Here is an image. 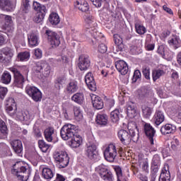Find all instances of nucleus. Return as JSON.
<instances>
[{
    "label": "nucleus",
    "mask_w": 181,
    "mask_h": 181,
    "mask_svg": "<svg viewBox=\"0 0 181 181\" xmlns=\"http://www.w3.org/2000/svg\"><path fill=\"white\" fill-rule=\"evenodd\" d=\"M78 127L74 124H64L60 131L61 138L64 141L71 139V146L72 148H78L83 142V138L78 134Z\"/></svg>",
    "instance_id": "f257e3e1"
},
{
    "label": "nucleus",
    "mask_w": 181,
    "mask_h": 181,
    "mask_svg": "<svg viewBox=\"0 0 181 181\" xmlns=\"http://www.w3.org/2000/svg\"><path fill=\"white\" fill-rule=\"evenodd\" d=\"M128 129L129 133L124 129L119 130L118 132V137L124 145L129 144L132 140L133 142H138L139 139V130L136 123L134 122H129L128 124Z\"/></svg>",
    "instance_id": "f03ea898"
},
{
    "label": "nucleus",
    "mask_w": 181,
    "mask_h": 181,
    "mask_svg": "<svg viewBox=\"0 0 181 181\" xmlns=\"http://www.w3.org/2000/svg\"><path fill=\"white\" fill-rule=\"evenodd\" d=\"M45 35L52 47H57L60 45V35H59L56 32L47 30L45 31Z\"/></svg>",
    "instance_id": "7ed1b4c3"
},
{
    "label": "nucleus",
    "mask_w": 181,
    "mask_h": 181,
    "mask_svg": "<svg viewBox=\"0 0 181 181\" xmlns=\"http://www.w3.org/2000/svg\"><path fill=\"white\" fill-rule=\"evenodd\" d=\"M11 71L14 74V81H13V86L15 87H18L19 88H22L23 87V84L25 83V77L21 71L18 70L16 68H10Z\"/></svg>",
    "instance_id": "20e7f679"
},
{
    "label": "nucleus",
    "mask_w": 181,
    "mask_h": 181,
    "mask_svg": "<svg viewBox=\"0 0 181 181\" xmlns=\"http://www.w3.org/2000/svg\"><path fill=\"white\" fill-rule=\"evenodd\" d=\"M35 70L37 73H42L44 77H49L50 75L51 67L47 62H37L35 66Z\"/></svg>",
    "instance_id": "39448f33"
},
{
    "label": "nucleus",
    "mask_w": 181,
    "mask_h": 181,
    "mask_svg": "<svg viewBox=\"0 0 181 181\" xmlns=\"http://www.w3.org/2000/svg\"><path fill=\"white\" fill-rule=\"evenodd\" d=\"M90 64L91 60H90V57L88 55L81 54L78 57V67L81 71L88 70Z\"/></svg>",
    "instance_id": "423d86ee"
},
{
    "label": "nucleus",
    "mask_w": 181,
    "mask_h": 181,
    "mask_svg": "<svg viewBox=\"0 0 181 181\" xmlns=\"http://www.w3.org/2000/svg\"><path fill=\"white\" fill-rule=\"evenodd\" d=\"M25 91L36 103L42 100V92H40L37 88L35 86H27L25 88Z\"/></svg>",
    "instance_id": "0eeeda50"
},
{
    "label": "nucleus",
    "mask_w": 181,
    "mask_h": 181,
    "mask_svg": "<svg viewBox=\"0 0 181 181\" xmlns=\"http://www.w3.org/2000/svg\"><path fill=\"white\" fill-rule=\"evenodd\" d=\"M144 134L147 136L148 139L150 141L151 145H153V136L156 134V131L150 124L146 123L144 127Z\"/></svg>",
    "instance_id": "6e6552de"
},
{
    "label": "nucleus",
    "mask_w": 181,
    "mask_h": 181,
    "mask_svg": "<svg viewBox=\"0 0 181 181\" xmlns=\"http://www.w3.org/2000/svg\"><path fill=\"white\" fill-rule=\"evenodd\" d=\"M97 170L103 180L112 181V173L108 171V169L104 166H99Z\"/></svg>",
    "instance_id": "1a4fd4ad"
},
{
    "label": "nucleus",
    "mask_w": 181,
    "mask_h": 181,
    "mask_svg": "<svg viewBox=\"0 0 181 181\" xmlns=\"http://www.w3.org/2000/svg\"><path fill=\"white\" fill-rule=\"evenodd\" d=\"M85 82L91 91H95L97 90V85H95V81H94V76H93L91 72H88L85 76Z\"/></svg>",
    "instance_id": "9d476101"
},
{
    "label": "nucleus",
    "mask_w": 181,
    "mask_h": 181,
    "mask_svg": "<svg viewBox=\"0 0 181 181\" xmlns=\"http://www.w3.org/2000/svg\"><path fill=\"white\" fill-rule=\"evenodd\" d=\"M115 67L118 72L122 74L123 76L127 74L129 71L128 64L124 60H119L116 62Z\"/></svg>",
    "instance_id": "9b49d317"
},
{
    "label": "nucleus",
    "mask_w": 181,
    "mask_h": 181,
    "mask_svg": "<svg viewBox=\"0 0 181 181\" xmlns=\"http://www.w3.org/2000/svg\"><path fill=\"white\" fill-rule=\"evenodd\" d=\"M127 114L129 118L136 117V105L132 101H129L127 104Z\"/></svg>",
    "instance_id": "f8f14e48"
},
{
    "label": "nucleus",
    "mask_w": 181,
    "mask_h": 181,
    "mask_svg": "<svg viewBox=\"0 0 181 181\" xmlns=\"http://www.w3.org/2000/svg\"><path fill=\"white\" fill-rule=\"evenodd\" d=\"M16 103H15V99H13V98H8L6 106V112L12 116L15 115V113L16 112Z\"/></svg>",
    "instance_id": "ddd939ff"
},
{
    "label": "nucleus",
    "mask_w": 181,
    "mask_h": 181,
    "mask_svg": "<svg viewBox=\"0 0 181 181\" xmlns=\"http://www.w3.org/2000/svg\"><path fill=\"white\" fill-rule=\"evenodd\" d=\"M105 159H108L109 158H112V159H115L117 158V149H115V146H108L103 153Z\"/></svg>",
    "instance_id": "4468645a"
},
{
    "label": "nucleus",
    "mask_w": 181,
    "mask_h": 181,
    "mask_svg": "<svg viewBox=\"0 0 181 181\" xmlns=\"http://www.w3.org/2000/svg\"><path fill=\"white\" fill-rule=\"evenodd\" d=\"M0 9L6 12H12L15 9V6L10 0H0Z\"/></svg>",
    "instance_id": "2eb2a0df"
},
{
    "label": "nucleus",
    "mask_w": 181,
    "mask_h": 181,
    "mask_svg": "<svg viewBox=\"0 0 181 181\" xmlns=\"http://www.w3.org/2000/svg\"><path fill=\"white\" fill-rule=\"evenodd\" d=\"M86 155L89 159H98V158H100V156H98V153L97 152V146H95V144H92L88 146Z\"/></svg>",
    "instance_id": "dca6fc26"
},
{
    "label": "nucleus",
    "mask_w": 181,
    "mask_h": 181,
    "mask_svg": "<svg viewBox=\"0 0 181 181\" xmlns=\"http://www.w3.org/2000/svg\"><path fill=\"white\" fill-rule=\"evenodd\" d=\"M93 107L96 110H102L104 107L103 99L96 95H91Z\"/></svg>",
    "instance_id": "f3484780"
},
{
    "label": "nucleus",
    "mask_w": 181,
    "mask_h": 181,
    "mask_svg": "<svg viewBox=\"0 0 181 181\" xmlns=\"http://www.w3.org/2000/svg\"><path fill=\"white\" fill-rule=\"evenodd\" d=\"M160 132L163 135H168V134H175V132H176V126L172 124H166L160 128Z\"/></svg>",
    "instance_id": "a211bd4d"
},
{
    "label": "nucleus",
    "mask_w": 181,
    "mask_h": 181,
    "mask_svg": "<svg viewBox=\"0 0 181 181\" xmlns=\"http://www.w3.org/2000/svg\"><path fill=\"white\" fill-rule=\"evenodd\" d=\"M10 144L16 153H21L23 151V146L22 145V141L21 140H13Z\"/></svg>",
    "instance_id": "6ab92c4d"
},
{
    "label": "nucleus",
    "mask_w": 181,
    "mask_h": 181,
    "mask_svg": "<svg viewBox=\"0 0 181 181\" xmlns=\"http://www.w3.org/2000/svg\"><path fill=\"white\" fill-rule=\"evenodd\" d=\"M66 83V76L62 75L54 80V88L57 91H60L63 87V84Z\"/></svg>",
    "instance_id": "aec40b11"
},
{
    "label": "nucleus",
    "mask_w": 181,
    "mask_h": 181,
    "mask_svg": "<svg viewBox=\"0 0 181 181\" xmlns=\"http://www.w3.org/2000/svg\"><path fill=\"white\" fill-rule=\"evenodd\" d=\"M153 121L155 125H160L163 121H165V115L160 110H157L153 117Z\"/></svg>",
    "instance_id": "412c9836"
},
{
    "label": "nucleus",
    "mask_w": 181,
    "mask_h": 181,
    "mask_svg": "<svg viewBox=\"0 0 181 181\" xmlns=\"http://www.w3.org/2000/svg\"><path fill=\"white\" fill-rule=\"evenodd\" d=\"M114 41L116 45H115V47H113V52L115 53H117L115 52H121V50H122V48H119V45H122V37H121V35H118V34H115L114 35Z\"/></svg>",
    "instance_id": "4be33fe9"
},
{
    "label": "nucleus",
    "mask_w": 181,
    "mask_h": 181,
    "mask_svg": "<svg viewBox=\"0 0 181 181\" xmlns=\"http://www.w3.org/2000/svg\"><path fill=\"white\" fill-rule=\"evenodd\" d=\"M168 43L170 46H173L174 49H179V47H181L180 37L177 35H173V37L168 41Z\"/></svg>",
    "instance_id": "5701e85b"
},
{
    "label": "nucleus",
    "mask_w": 181,
    "mask_h": 181,
    "mask_svg": "<svg viewBox=\"0 0 181 181\" xmlns=\"http://www.w3.org/2000/svg\"><path fill=\"white\" fill-rule=\"evenodd\" d=\"M77 90H78V83L76 81H71L66 86V91L68 94H74V93H76Z\"/></svg>",
    "instance_id": "b1692460"
},
{
    "label": "nucleus",
    "mask_w": 181,
    "mask_h": 181,
    "mask_svg": "<svg viewBox=\"0 0 181 181\" xmlns=\"http://www.w3.org/2000/svg\"><path fill=\"white\" fill-rule=\"evenodd\" d=\"M0 132L2 135L1 137V139H6V138H8L9 130H8L6 123H5L4 120H0Z\"/></svg>",
    "instance_id": "393cba45"
},
{
    "label": "nucleus",
    "mask_w": 181,
    "mask_h": 181,
    "mask_svg": "<svg viewBox=\"0 0 181 181\" xmlns=\"http://www.w3.org/2000/svg\"><path fill=\"white\" fill-rule=\"evenodd\" d=\"M71 100V101L76 103V104L81 105V104L84 103V94L80 92L76 93L72 95Z\"/></svg>",
    "instance_id": "a878e982"
},
{
    "label": "nucleus",
    "mask_w": 181,
    "mask_h": 181,
    "mask_svg": "<svg viewBox=\"0 0 181 181\" xmlns=\"http://www.w3.org/2000/svg\"><path fill=\"white\" fill-rule=\"evenodd\" d=\"M86 35H91V36H93L94 37L95 40L98 39V37H103V35L101 34L100 32H98V30H97V28H86Z\"/></svg>",
    "instance_id": "bb28decb"
},
{
    "label": "nucleus",
    "mask_w": 181,
    "mask_h": 181,
    "mask_svg": "<svg viewBox=\"0 0 181 181\" xmlns=\"http://www.w3.org/2000/svg\"><path fill=\"white\" fill-rule=\"evenodd\" d=\"M53 134H54V129L53 127H48L45 129L44 135L47 142H52L53 141Z\"/></svg>",
    "instance_id": "cd10ccee"
},
{
    "label": "nucleus",
    "mask_w": 181,
    "mask_h": 181,
    "mask_svg": "<svg viewBox=\"0 0 181 181\" xmlns=\"http://www.w3.org/2000/svg\"><path fill=\"white\" fill-rule=\"evenodd\" d=\"M42 175L44 179H46L47 180H50L51 179H53L54 174L53 173L52 169L49 168H43L42 170Z\"/></svg>",
    "instance_id": "c85d7f7f"
},
{
    "label": "nucleus",
    "mask_w": 181,
    "mask_h": 181,
    "mask_svg": "<svg viewBox=\"0 0 181 181\" xmlns=\"http://www.w3.org/2000/svg\"><path fill=\"white\" fill-rule=\"evenodd\" d=\"M96 122L99 124V125H107L108 116L105 114H98L96 116Z\"/></svg>",
    "instance_id": "c756f323"
},
{
    "label": "nucleus",
    "mask_w": 181,
    "mask_h": 181,
    "mask_svg": "<svg viewBox=\"0 0 181 181\" xmlns=\"http://www.w3.org/2000/svg\"><path fill=\"white\" fill-rule=\"evenodd\" d=\"M24 164H25V162L23 161H17V163L13 165V169L11 170V173H13V175H17L19 173H22L23 170H28L26 167L23 165H22L20 168L14 169L16 165H24Z\"/></svg>",
    "instance_id": "7c9ffc66"
},
{
    "label": "nucleus",
    "mask_w": 181,
    "mask_h": 181,
    "mask_svg": "<svg viewBox=\"0 0 181 181\" xmlns=\"http://www.w3.org/2000/svg\"><path fill=\"white\" fill-rule=\"evenodd\" d=\"M15 175L16 176H17L18 180L28 181V179H29V176H30V171L28 170H23L22 173Z\"/></svg>",
    "instance_id": "2f4dec72"
},
{
    "label": "nucleus",
    "mask_w": 181,
    "mask_h": 181,
    "mask_svg": "<svg viewBox=\"0 0 181 181\" xmlns=\"http://www.w3.org/2000/svg\"><path fill=\"white\" fill-rule=\"evenodd\" d=\"M12 80V76H11V74L9 72L5 71L1 78V81L3 83V84H9Z\"/></svg>",
    "instance_id": "473e14b6"
},
{
    "label": "nucleus",
    "mask_w": 181,
    "mask_h": 181,
    "mask_svg": "<svg viewBox=\"0 0 181 181\" xmlns=\"http://www.w3.org/2000/svg\"><path fill=\"white\" fill-rule=\"evenodd\" d=\"M165 74V71L161 69H154L152 71V77L153 81L154 83L156 81V80H158V78H160L162 76Z\"/></svg>",
    "instance_id": "72a5a7b5"
},
{
    "label": "nucleus",
    "mask_w": 181,
    "mask_h": 181,
    "mask_svg": "<svg viewBox=\"0 0 181 181\" xmlns=\"http://www.w3.org/2000/svg\"><path fill=\"white\" fill-rule=\"evenodd\" d=\"M49 21L52 25H59V23H60V17L59 16V14L52 13L49 15Z\"/></svg>",
    "instance_id": "f704fd0d"
},
{
    "label": "nucleus",
    "mask_w": 181,
    "mask_h": 181,
    "mask_svg": "<svg viewBox=\"0 0 181 181\" xmlns=\"http://www.w3.org/2000/svg\"><path fill=\"white\" fill-rule=\"evenodd\" d=\"M85 21L88 25H89L90 28H97V23L95 22V18L94 16L91 15H88L86 16Z\"/></svg>",
    "instance_id": "c9c22d12"
},
{
    "label": "nucleus",
    "mask_w": 181,
    "mask_h": 181,
    "mask_svg": "<svg viewBox=\"0 0 181 181\" xmlns=\"http://www.w3.org/2000/svg\"><path fill=\"white\" fill-rule=\"evenodd\" d=\"M28 43L33 47L37 46V45H39V42L37 41V35H36L35 33H31L30 36H28Z\"/></svg>",
    "instance_id": "e433bc0d"
},
{
    "label": "nucleus",
    "mask_w": 181,
    "mask_h": 181,
    "mask_svg": "<svg viewBox=\"0 0 181 181\" xmlns=\"http://www.w3.org/2000/svg\"><path fill=\"white\" fill-rule=\"evenodd\" d=\"M141 111L144 118H149L152 115V108L148 107L146 105L141 106Z\"/></svg>",
    "instance_id": "4c0bfd02"
},
{
    "label": "nucleus",
    "mask_w": 181,
    "mask_h": 181,
    "mask_svg": "<svg viewBox=\"0 0 181 181\" xmlns=\"http://www.w3.org/2000/svg\"><path fill=\"white\" fill-rule=\"evenodd\" d=\"M119 110L116 109L110 112V119L112 122L117 123L119 121Z\"/></svg>",
    "instance_id": "58836bf2"
},
{
    "label": "nucleus",
    "mask_w": 181,
    "mask_h": 181,
    "mask_svg": "<svg viewBox=\"0 0 181 181\" xmlns=\"http://www.w3.org/2000/svg\"><path fill=\"white\" fill-rule=\"evenodd\" d=\"M70 160L69 159H58L55 160V163L58 165L59 169H63L69 165Z\"/></svg>",
    "instance_id": "ea45409f"
},
{
    "label": "nucleus",
    "mask_w": 181,
    "mask_h": 181,
    "mask_svg": "<svg viewBox=\"0 0 181 181\" xmlns=\"http://www.w3.org/2000/svg\"><path fill=\"white\" fill-rule=\"evenodd\" d=\"M70 159V157H69V154L67 152L65 151H61V152H55L54 153V159Z\"/></svg>",
    "instance_id": "a19ab883"
},
{
    "label": "nucleus",
    "mask_w": 181,
    "mask_h": 181,
    "mask_svg": "<svg viewBox=\"0 0 181 181\" xmlns=\"http://www.w3.org/2000/svg\"><path fill=\"white\" fill-rule=\"evenodd\" d=\"M149 94H151V90L146 88H141V90L139 91V97L140 100L148 98V97H149Z\"/></svg>",
    "instance_id": "79ce46f5"
},
{
    "label": "nucleus",
    "mask_w": 181,
    "mask_h": 181,
    "mask_svg": "<svg viewBox=\"0 0 181 181\" xmlns=\"http://www.w3.org/2000/svg\"><path fill=\"white\" fill-rule=\"evenodd\" d=\"M23 6H21V11L23 13H28L29 12V9H30V4L29 2H30V0H22Z\"/></svg>",
    "instance_id": "37998d69"
},
{
    "label": "nucleus",
    "mask_w": 181,
    "mask_h": 181,
    "mask_svg": "<svg viewBox=\"0 0 181 181\" xmlns=\"http://www.w3.org/2000/svg\"><path fill=\"white\" fill-rule=\"evenodd\" d=\"M29 57H30L29 52H20L18 54V59L20 62H26V60H29Z\"/></svg>",
    "instance_id": "c03bdc74"
},
{
    "label": "nucleus",
    "mask_w": 181,
    "mask_h": 181,
    "mask_svg": "<svg viewBox=\"0 0 181 181\" xmlns=\"http://www.w3.org/2000/svg\"><path fill=\"white\" fill-rule=\"evenodd\" d=\"M74 117L76 121H81L83 119V112L80 108L76 107L74 108Z\"/></svg>",
    "instance_id": "a18cd8bd"
},
{
    "label": "nucleus",
    "mask_w": 181,
    "mask_h": 181,
    "mask_svg": "<svg viewBox=\"0 0 181 181\" xmlns=\"http://www.w3.org/2000/svg\"><path fill=\"white\" fill-rule=\"evenodd\" d=\"M116 175L117 176V181H127V178L122 175V170L119 167L115 168Z\"/></svg>",
    "instance_id": "49530a36"
},
{
    "label": "nucleus",
    "mask_w": 181,
    "mask_h": 181,
    "mask_svg": "<svg viewBox=\"0 0 181 181\" xmlns=\"http://www.w3.org/2000/svg\"><path fill=\"white\" fill-rule=\"evenodd\" d=\"M142 73L146 80H151V69L146 66H143Z\"/></svg>",
    "instance_id": "de8ad7c7"
},
{
    "label": "nucleus",
    "mask_w": 181,
    "mask_h": 181,
    "mask_svg": "<svg viewBox=\"0 0 181 181\" xmlns=\"http://www.w3.org/2000/svg\"><path fill=\"white\" fill-rule=\"evenodd\" d=\"M135 28L136 33H138L139 35H145V33H146V28L139 23L135 25Z\"/></svg>",
    "instance_id": "09e8293b"
},
{
    "label": "nucleus",
    "mask_w": 181,
    "mask_h": 181,
    "mask_svg": "<svg viewBox=\"0 0 181 181\" xmlns=\"http://www.w3.org/2000/svg\"><path fill=\"white\" fill-rule=\"evenodd\" d=\"M1 19H4L6 26H9L10 25H12V17H11V16L1 14L0 21Z\"/></svg>",
    "instance_id": "8fccbe9b"
},
{
    "label": "nucleus",
    "mask_w": 181,
    "mask_h": 181,
    "mask_svg": "<svg viewBox=\"0 0 181 181\" xmlns=\"http://www.w3.org/2000/svg\"><path fill=\"white\" fill-rule=\"evenodd\" d=\"M38 146L42 152H47V150L49 149V144H46L45 141L40 140L38 141Z\"/></svg>",
    "instance_id": "3c124183"
},
{
    "label": "nucleus",
    "mask_w": 181,
    "mask_h": 181,
    "mask_svg": "<svg viewBox=\"0 0 181 181\" xmlns=\"http://www.w3.org/2000/svg\"><path fill=\"white\" fill-rule=\"evenodd\" d=\"M160 181H170V172L161 173L160 175Z\"/></svg>",
    "instance_id": "603ef678"
},
{
    "label": "nucleus",
    "mask_w": 181,
    "mask_h": 181,
    "mask_svg": "<svg viewBox=\"0 0 181 181\" xmlns=\"http://www.w3.org/2000/svg\"><path fill=\"white\" fill-rule=\"evenodd\" d=\"M45 16H46L44 13H37L34 18V21L36 22V23H40V22H42L43 19H45Z\"/></svg>",
    "instance_id": "864d4df0"
},
{
    "label": "nucleus",
    "mask_w": 181,
    "mask_h": 181,
    "mask_svg": "<svg viewBox=\"0 0 181 181\" xmlns=\"http://www.w3.org/2000/svg\"><path fill=\"white\" fill-rule=\"evenodd\" d=\"M108 49V47H107V45H105V44H100L98 45V50L99 53H107V50Z\"/></svg>",
    "instance_id": "5fc2aeb1"
},
{
    "label": "nucleus",
    "mask_w": 181,
    "mask_h": 181,
    "mask_svg": "<svg viewBox=\"0 0 181 181\" xmlns=\"http://www.w3.org/2000/svg\"><path fill=\"white\" fill-rule=\"evenodd\" d=\"M141 71L139 70L136 69V71H134L133 78H132L133 83H136L138 79L141 78Z\"/></svg>",
    "instance_id": "6e6d98bb"
},
{
    "label": "nucleus",
    "mask_w": 181,
    "mask_h": 181,
    "mask_svg": "<svg viewBox=\"0 0 181 181\" xmlns=\"http://www.w3.org/2000/svg\"><path fill=\"white\" fill-rule=\"evenodd\" d=\"M78 9H79V11H81V12H88L89 9L88 4L83 3V4L79 5Z\"/></svg>",
    "instance_id": "4d7b16f0"
},
{
    "label": "nucleus",
    "mask_w": 181,
    "mask_h": 181,
    "mask_svg": "<svg viewBox=\"0 0 181 181\" xmlns=\"http://www.w3.org/2000/svg\"><path fill=\"white\" fill-rule=\"evenodd\" d=\"M6 93H8V88L5 87H0V98L4 100L5 98V95H6Z\"/></svg>",
    "instance_id": "13d9d810"
},
{
    "label": "nucleus",
    "mask_w": 181,
    "mask_h": 181,
    "mask_svg": "<svg viewBox=\"0 0 181 181\" xmlns=\"http://www.w3.org/2000/svg\"><path fill=\"white\" fill-rule=\"evenodd\" d=\"M3 54L6 57H12V49L10 48H4L3 49Z\"/></svg>",
    "instance_id": "bf43d9fd"
},
{
    "label": "nucleus",
    "mask_w": 181,
    "mask_h": 181,
    "mask_svg": "<svg viewBox=\"0 0 181 181\" xmlns=\"http://www.w3.org/2000/svg\"><path fill=\"white\" fill-rule=\"evenodd\" d=\"M157 52L158 53V54H160L162 57H163V56H165V46L163 45L158 46Z\"/></svg>",
    "instance_id": "052dcab7"
},
{
    "label": "nucleus",
    "mask_w": 181,
    "mask_h": 181,
    "mask_svg": "<svg viewBox=\"0 0 181 181\" xmlns=\"http://www.w3.org/2000/svg\"><path fill=\"white\" fill-rule=\"evenodd\" d=\"M90 2H92L93 4L96 8H101V5L103 4V0H90Z\"/></svg>",
    "instance_id": "680f3d73"
},
{
    "label": "nucleus",
    "mask_w": 181,
    "mask_h": 181,
    "mask_svg": "<svg viewBox=\"0 0 181 181\" xmlns=\"http://www.w3.org/2000/svg\"><path fill=\"white\" fill-rule=\"evenodd\" d=\"M47 10L46 9V6L41 5V6L39 7V9L37 10V12L38 13H43L44 15L46 16V12H47Z\"/></svg>",
    "instance_id": "e2e57ef3"
},
{
    "label": "nucleus",
    "mask_w": 181,
    "mask_h": 181,
    "mask_svg": "<svg viewBox=\"0 0 181 181\" xmlns=\"http://www.w3.org/2000/svg\"><path fill=\"white\" fill-rule=\"evenodd\" d=\"M171 77L174 79V80H177V78H179V74L177 73V71H176L174 69L171 70Z\"/></svg>",
    "instance_id": "0e129e2a"
},
{
    "label": "nucleus",
    "mask_w": 181,
    "mask_h": 181,
    "mask_svg": "<svg viewBox=\"0 0 181 181\" xmlns=\"http://www.w3.org/2000/svg\"><path fill=\"white\" fill-rule=\"evenodd\" d=\"M163 9L165 12L169 13V15H173V11H172V8L168 7L166 5L163 6Z\"/></svg>",
    "instance_id": "69168bd1"
},
{
    "label": "nucleus",
    "mask_w": 181,
    "mask_h": 181,
    "mask_svg": "<svg viewBox=\"0 0 181 181\" xmlns=\"http://www.w3.org/2000/svg\"><path fill=\"white\" fill-rule=\"evenodd\" d=\"M34 54L37 59H40L42 57V50L40 49H35Z\"/></svg>",
    "instance_id": "338daca9"
},
{
    "label": "nucleus",
    "mask_w": 181,
    "mask_h": 181,
    "mask_svg": "<svg viewBox=\"0 0 181 181\" xmlns=\"http://www.w3.org/2000/svg\"><path fill=\"white\" fill-rule=\"evenodd\" d=\"M34 134L37 138H40V136H42V132H40V129H35L34 130Z\"/></svg>",
    "instance_id": "774afa93"
}]
</instances>
